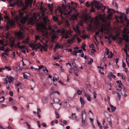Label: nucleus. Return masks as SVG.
Wrapping results in <instances>:
<instances>
[{
  "label": "nucleus",
  "mask_w": 129,
  "mask_h": 129,
  "mask_svg": "<svg viewBox=\"0 0 129 129\" xmlns=\"http://www.w3.org/2000/svg\"><path fill=\"white\" fill-rule=\"evenodd\" d=\"M106 15L105 14L103 15H100L96 17L94 19H91V17L86 12L84 13L83 16L82 21H80L76 27H73V28L74 31L76 32L78 35H79L81 33V31L79 29V26L83 25V22L87 23L88 21L90 20V24L89 25L88 29L90 31L92 29V27L95 25L96 27L99 26V21L101 20L103 22L106 21Z\"/></svg>",
  "instance_id": "f257e3e1"
},
{
  "label": "nucleus",
  "mask_w": 129,
  "mask_h": 129,
  "mask_svg": "<svg viewBox=\"0 0 129 129\" xmlns=\"http://www.w3.org/2000/svg\"><path fill=\"white\" fill-rule=\"evenodd\" d=\"M42 15L43 17V19L45 23H40L37 26V29L38 31H40L42 33L43 35L46 37H47L49 35L51 36L53 39H54L57 37L56 34L53 28L55 29H57L56 25H53L49 26L48 29H47L46 26V20L47 18V16H45V12H42Z\"/></svg>",
  "instance_id": "f03ea898"
},
{
  "label": "nucleus",
  "mask_w": 129,
  "mask_h": 129,
  "mask_svg": "<svg viewBox=\"0 0 129 129\" xmlns=\"http://www.w3.org/2000/svg\"><path fill=\"white\" fill-rule=\"evenodd\" d=\"M91 5L92 7L90 11L91 12L94 11L95 8H93V6H95L98 10L101 9L103 11H104L105 10H107L108 14L107 18L109 20L111 19L112 15L114 12V10L113 9L109 8L108 6L105 7L102 4H100L99 2L96 1L95 0H93L91 3Z\"/></svg>",
  "instance_id": "7ed1b4c3"
},
{
  "label": "nucleus",
  "mask_w": 129,
  "mask_h": 129,
  "mask_svg": "<svg viewBox=\"0 0 129 129\" xmlns=\"http://www.w3.org/2000/svg\"><path fill=\"white\" fill-rule=\"evenodd\" d=\"M10 33L7 32L6 35V38L8 39L7 40H0V44L3 46L0 48V50L3 51L5 49H4V47L6 46L7 45V42L9 41L10 43V45L11 47H13L14 44V38L13 37H10Z\"/></svg>",
  "instance_id": "20e7f679"
},
{
  "label": "nucleus",
  "mask_w": 129,
  "mask_h": 129,
  "mask_svg": "<svg viewBox=\"0 0 129 129\" xmlns=\"http://www.w3.org/2000/svg\"><path fill=\"white\" fill-rule=\"evenodd\" d=\"M30 47L33 49V50L36 49V50L40 48V50L41 52H42L43 51H46L48 46L46 44L44 45H42L40 43L37 44L36 43H32L30 45Z\"/></svg>",
  "instance_id": "39448f33"
},
{
  "label": "nucleus",
  "mask_w": 129,
  "mask_h": 129,
  "mask_svg": "<svg viewBox=\"0 0 129 129\" xmlns=\"http://www.w3.org/2000/svg\"><path fill=\"white\" fill-rule=\"evenodd\" d=\"M19 12L18 15L16 17V20H17L19 19L21 22L24 24L25 23L28 19V17L27 15H26L25 17H23V15L24 13L23 12H21L19 10L18 11Z\"/></svg>",
  "instance_id": "423d86ee"
},
{
  "label": "nucleus",
  "mask_w": 129,
  "mask_h": 129,
  "mask_svg": "<svg viewBox=\"0 0 129 129\" xmlns=\"http://www.w3.org/2000/svg\"><path fill=\"white\" fill-rule=\"evenodd\" d=\"M72 32V31L71 29H69L68 31L67 30H65L63 28L61 29H59L57 30V32L58 33H61L63 37L66 39H68L69 37V33L70 35Z\"/></svg>",
  "instance_id": "0eeeda50"
},
{
  "label": "nucleus",
  "mask_w": 129,
  "mask_h": 129,
  "mask_svg": "<svg viewBox=\"0 0 129 129\" xmlns=\"http://www.w3.org/2000/svg\"><path fill=\"white\" fill-rule=\"evenodd\" d=\"M66 8V6H63L62 8H63V11L62 10H61V9H59V11L61 13V17L62 18V15L63 14L64 15H70V13L71 12H72V10L70 9V6H69L68 9L67 11H66V10L65 8Z\"/></svg>",
  "instance_id": "6e6552de"
},
{
  "label": "nucleus",
  "mask_w": 129,
  "mask_h": 129,
  "mask_svg": "<svg viewBox=\"0 0 129 129\" xmlns=\"http://www.w3.org/2000/svg\"><path fill=\"white\" fill-rule=\"evenodd\" d=\"M87 115L86 111L84 110L82 111L81 115V123L82 126H85L86 124V119Z\"/></svg>",
  "instance_id": "1a4fd4ad"
},
{
  "label": "nucleus",
  "mask_w": 129,
  "mask_h": 129,
  "mask_svg": "<svg viewBox=\"0 0 129 129\" xmlns=\"http://www.w3.org/2000/svg\"><path fill=\"white\" fill-rule=\"evenodd\" d=\"M123 34H122V36L124 40L126 42H129L128 37L126 34L129 33V30L126 28H124L123 31Z\"/></svg>",
  "instance_id": "9d476101"
},
{
  "label": "nucleus",
  "mask_w": 129,
  "mask_h": 129,
  "mask_svg": "<svg viewBox=\"0 0 129 129\" xmlns=\"http://www.w3.org/2000/svg\"><path fill=\"white\" fill-rule=\"evenodd\" d=\"M4 18L6 20L5 21L7 22V24L8 26H12L14 25V22L12 20H9V19L8 16H5Z\"/></svg>",
  "instance_id": "9b49d317"
},
{
  "label": "nucleus",
  "mask_w": 129,
  "mask_h": 129,
  "mask_svg": "<svg viewBox=\"0 0 129 129\" xmlns=\"http://www.w3.org/2000/svg\"><path fill=\"white\" fill-rule=\"evenodd\" d=\"M119 19L121 20V22L122 23H123V20H125L127 22V26H129V19L128 20L127 19L126 15L125 14L121 15L119 17Z\"/></svg>",
  "instance_id": "f8f14e48"
},
{
  "label": "nucleus",
  "mask_w": 129,
  "mask_h": 129,
  "mask_svg": "<svg viewBox=\"0 0 129 129\" xmlns=\"http://www.w3.org/2000/svg\"><path fill=\"white\" fill-rule=\"evenodd\" d=\"M112 37V39L114 40L116 39L118 40L119 42V43H121L122 41V40L123 39V38H121L119 37V36L118 35H116L114 36H111V37L109 36V37H105V38L107 39H109V38L110 37Z\"/></svg>",
  "instance_id": "ddd939ff"
},
{
  "label": "nucleus",
  "mask_w": 129,
  "mask_h": 129,
  "mask_svg": "<svg viewBox=\"0 0 129 129\" xmlns=\"http://www.w3.org/2000/svg\"><path fill=\"white\" fill-rule=\"evenodd\" d=\"M109 24H106L103 25L101 29V31L102 33H103L104 31L106 30L108 31L109 30Z\"/></svg>",
  "instance_id": "4468645a"
},
{
  "label": "nucleus",
  "mask_w": 129,
  "mask_h": 129,
  "mask_svg": "<svg viewBox=\"0 0 129 129\" xmlns=\"http://www.w3.org/2000/svg\"><path fill=\"white\" fill-rule=\"evenodd\" d=\"M32 1L33 0H26L25 3L26 4V6L23 7V9L25 10L29 6V5L31 3H32L33 2Z\"/></svg>",
  "instance_id": "2eb2a0df"
},
{
  "label": "nucleus",
  "mask_w": 129,
  "mask_h": 129,
  "mask_svg": "<svg viewBox=\"0 0 129 129\" xmlns=\"http://www.w3.org/2000/svg\"><path fill=\"white\" fill-rule=\"evenodd\" d=\"M15 35L17 36L19 39H21L22 38V32L19 31L18 32H16L15 33Z\"/></svg>",
  "instance_id": "dca6fc26"
},
{
  "label": "nucleus",
  "mask_w": 129,
  "mask_h": 129,
  "mask_svg": "<svg viewBox=\"0 0 129 129\" xmlns=\"http://www.w3.org/2000/svg\"><path fill=\"white\" fill-rule=\"evenodd\" d=\"M17 5L19 7H22L24 6L23 3L21 0H17L16 2Z\"/></svg>",
  "instance_id": "f3484780"
},
{
  "label": "nucleus",
  "mask_w": 129,
  "mask_h": 129,
  "mask_svg": "<svg viewBox=\"0 0 129 129\" xmlns=\"http://www.w3.org/2000/svg\"><path fill=\"white\" fill-rule=\"evenodd\" d=\"M36 19L35 18L33 19V18L31 17L29 19L28 22V24L30 23L31 24H33L35 22V21Z\"/></svg>",
  "instance_id": "a211bd4d"
},
{
  "label": "nucleus",
  "mask_w": 129,
  "mask_h": 129,
  "mask_svg": "<svg viewBox=\"0 0 129 129\" xmlns=\"http://www.w3.org/2000/svg\"><path fill=\"white\" fill-rule=\"evenodd\" d=\"M8 82L10 84H11V83H12L14 80V78L12 77L11 76L8 77Z\"/></svg>",
  "instance_id": "6ab92c4d"
},
{
  "label": "nucleus",
  "mask_w": 129,
  "mask_h": 129,
  "mask_svg": "<svg viewBox=\"0 0 129 129\" xmlns=\"http://www.w3.org/2000/svg\"><path fill=\"white\" fill-rule=\"evenodd\" d=\"M76 35L75 34L73 36V38L71 39H68L67 40V42L68 43L70 44L71 42H72L74 39H76Z\"/></svg>",
  "instance_id": "aec40b11"
},
{
  "label": "nucleus",
  "mask_w": 129,
  "mask_h": 129,
  "mask_svg": "<svg viewBox=\"0 0 129 129\" xmlns=\"http://www.w3.org/2000/svg\"><path fill=\"white\" fill-rule=\"evenodd\" d=\"M116 93L117 95V96L119 98V100H120L121 99V94H122L121 91V90L120 89L118 91H117L116 92Z\"/></svg>",
  "instance_id": "412c9836"
},
{
  "label": "nucleus",
  "mask_w": 129,
  "mask_h": 129,
  "mask_svg": "<svg viewBox=\"0 0 129 129\" xmlns=\"http://www.w3.org/2000/svg\"><path fill=\"white\" fill-rule=\"evenodd\" d=\"M80 101L82 105V107L83 106L85 103V102L82 97H80Z\"/></svg>",
  "instance_id": "4be33fe9"
},
{
  "label": "nucleus",
  "mask_w": 129,
  "mask_h": 129,
  "mask_svg": "<svg viewBox=\"0 0 129 129\" xmlns=\"http://www.w3.org/2000/svg\"><path fill=\"white\" fill-rule=\"evenodd\" d=\"M109 105L111 108L112 112H114L116 109V107H115L111 105V104H109Z\"/></svg>",
  "instance_id": "5701e85b"
},
{
  "label": "nucleus",
  "mask_w": 129,
  "mask_h": 129,
  "mask_svg": "<svg viewBox=\"0 0 129 129\" xmlns=\"http://www.w3.org/2000/svg\"><path fill=\"white\" fill-rule=\"evenodd\" d=\"M89 47L90 48H92L91 50L92 51H91V52L92 54L95 51V50L93 48H94L93 45L92 44H91L89 46Z\"/></svg>",
  "instance_id": "b1692460"
},
{
  "label": "nucleus",
  "mask_w": 129,
  "mask_h": 129,
  "mask_svg": "<svg viewBox=\"0 0 129 129\" xmlns=\"http://www.w3.org/2000/svg\"><path fill=\"white\" fill-rule=\"evenodd\" d=\"M77 16H78L77 14H74L72 15V16L71 17L72 19L73 20L76 19Z\"/></svg>",
  "instance_id": "393cba45"
},
{
  "label": "nucleus",
  "mask_w": 129,
  "mask_h": 129,
  "mask_svg": "<svg viewBox=\"0 0 129 129\" xmlns=\"http://www.w3.org/2000/svg\"><path fill=\"white\" fill-rule=\"evenodd\" d=\"M113 54L111 51H110L109 54L108 56V58H112L113 56Z\"/></svg>",
  "instance_id": "a878e982"
},
{
  "label": "nucleus",
  "mask_w": 129,
  "mask_h": 129,
  "mask_svg": "<svg viewBox=\"0 0 129 129\" xmlns=\"http://www.w3.org/2000/svg\"><path fill=\"white\" fill-rule=\"evenodd\" d=\"M74 68H75L74 69V74L76 76H78V75L76 72V71L78 69L75 66H74Z\"/></svg>",
  "instance_id": "bb28decb"
},
{
  "label": "nucleus",
  "mask_w": 129,
  "mask_h": 129,
  "mask_svg": "<svg viewBox=\"0 0 129 129\" xmlns=\"http://www.w3.org/2000/svg\"><path fill=\"white\" fill-rule=\"evenodd\" d=\"M43 70L46 74H48V70L47 69L46 67H44L43 69Z\"/></svg>",
  "instance_id": "cd10ccee"
},
{
  "label": "nucleus",
  "mask_w": 129,
  "mask_h": 129,
  "mask_svg": "<svg viewBox=\"0 0 129 129\" xmlns=\"http://www.w3.org/2000/svg\"><path fill=\"white\" fill-rule=\"evenodd\" d=\"M107 121L108 122L109 124L110 125V126L112 127V121L111 120V119L110 118H109L107 120Z\"/></svg>",
  "instance_id": "c85d7f7f"
},
{
  "label": "nucleus",
  "mask_w": 129,
  "mask_h": 129,
  "mask_svg": "<svg viewBox=\"0 0 129 129\" xmlns=\"http://www.w3.org/2000/svg\"><path fill=\"white\" fill-rule=\"evenodd\" d=\"M40 9L41 12H45L46 10V8H43L42 6L40 7Z\"/></svg>",
  "instance_id": "c756f323"
},
{
  "label": "nucleus",
  "mask_w": 129,
  "mask_h": 129,
  "mask_svg": "<svg viewBox=\"0 0 129 129\" xmlns=\"http://www.w3.org/2000/svg\"><path fill=\"white\" fill-rule=\"evenodd\" d=\"M97 124H98V126L101 129H102V126L101 123L98 120H97Z\"/></svg>",
  "instance_id": "7c9ffc66"
},
{
  "label": "nucleus",
  "mask_w": 129,
  "mask_h": 129,
  "mask_svg": "<svg viewBox=\"0 0 129 129\" xmlns=\"http://www.w3.org/2000/svg\"><path fill=\"white\" fill-rule=\"evenodd\" d=\"M72 117L73 119H76L77 118V116L75 113H72Z\"/></svg>",
  "instance_id": "2f4dec72"
},
{
  "label": "nucleus",
  "mask_w": 129,
  "mask_h": 129,
  "mask_svg": "<svg viewBox=\"0 0 129 129\" xmlns=\"http://www.w3.org/2000/svg\"><path fill=\"white\" fill-rule=\"evenodd\" d=\"M109 74L110 76H111V77H112L113 78H116V76L114 75L112 73V72H110Z\"/></svg>",
  "instance_id": "473e14b6"
},
{
  "label": "nucleus",
  "mask_w": 129,
  "mask_h": 129,
  "mask_svg": "<svg viewBox=\"0 0 129 129\" xmlns=\"http://www.w3.org/2000/svg\"><path fill=\"white\" fill-rule=\"evenodd\" d=\"M71 54L77 56V50L74 51Z\"/></svg>",
  "instance_id": "72a5a7b5"
},
{
  "label": "nucleus",
  "mask_w": 129,
  "mask_h": 129,
  "mask_svg": "<svg viewBox=\"0 0 129 129\" xmlns=\"http://www.w3.org/2000/svg\"><path fill=\"white\" fill-rule=\"evenodd\" d=\"M48 6L49 7L50 10V11H53V5L52 4H51L50 5H48Z\"/></svg>",
  "instance_id": "f704fd0d"
},
{
  "label": "nucleus",
  "mask_w": 129,
  "mask_h": 129,
  "mask_svg": "<svg viewBox=\"0 0 129 129\" xmlns=\"http://www.w3.org/2000/svg\"><path fill=\"white\" fill-rule=\"evenodd\" d=\"M90 60L88 62V63L89 64H91L93 61V59L91 58L89 59Z\"/></svg>",
  "instance_id": "c9c22d12"
},
{
  "label": "nucleus",
  "mask_w": 129,
  "mask_h": 129,
  "mask_svg": "<svg viewBox=\"0 0 129 129\" xmlns=\"http://www.w3.org/2000/svg\"><path fill=\"white\" fill-rule=\"evenodd\" d=\"M5 99V97L4 96H2L0 98V102H2L4 101Z\"/></svg>",
  "instance_id": "e433bc0d"
},
{
  "label": "nucleus",
  "mask_w": 129,
  "mask_h": 129,
  "mask_svg": "<svg viewBox=\"0 0 129 129\" xmlns=\"http://www.w3.org/2000/svg\"><path fill=\"white\" fill-rule=\"evenodd\" d=\"M29 40V38L28 37H27L26 38V39L25 40V41H23L22 43H27L28 41Z\"/></svg>",
  "instance_id": "4c0bfd02"
},
{
  "label": "nucleus",
  "mask_w": 129,
  "mask_h": 129,
  "mask_svg": "<svg viewBox=\"0 0 129 129\" xmlns=\"http://www.w3.org/2000/svg\"><path fill=\"white\" fill-rule=\"evenodd\" d=\"M5 55H6L7 56L8 55V54L7 53H5V52H3V53L2 54V57H5Z\"/></svg>",
  "instance_id": "58836bf2"
},
{
  "label": "nucleus",
  "mask_w": 129,
  "mask_h": 129,
  "mask_svg": "<svg viewBox=\"0 0 129 129\" xmlns=\"http://www.w3.org/2000/svg\"><path fill=\"white\" fill-rule=\"evenodd\" d=\"M21 83H18L16 84V83L15 84V86H16L18 88H19L20 87L21 85Z\"/></svg>",
  "instance_id": "ea45409f"
},
{
  "label": "nucleus",
  "mask_w": 129,
  "mask_h": 129,
  "mask_svg": "<svg viewBox=\"0 0 129 129\" xmlns=\"http://www.w3.org/2000/svg\"><path fill=\"white\" fill-rule=\"evenodd\" d=\"M59 78H57L56 77L54 76L53 78V81L54 82L55 81H57L58 80Z\"/></svg>",
  "instance_id": "a19ab883"
},
{
  "label": "nucleus",
  "mask_w": 129,
  "mask_h": 129,
  "mask_svg": "<svg viewBox=\"0 0 129 129\" xmlns=\"http://www.w3.org/2000/svg\"><path fill=\"white\" fill-rule=\"evenodd\" d=\"M105 50L106 51L105 54H106V55H109V51L108 49L106 48Z\"/></svg>",
  "instance_id": "79ce46f5"
},
{
  "label": "nucleus",
  "mask_w": 129,
  "mask_h": 129,
  "mask_svg": "<svg viewBox=\"0 0 129 129\" xmlns=\"http://www.w3.org/2000/svg\"><path fill=\"white\" fill-rule=\"evenodd\" d=\"M121 79L123 80H125L126 78V76L125 75H122V76H121Z\"/></svg>",
  "instance_id": "37998d69"
},
{
  "label": "nucleus",
  "mask_w": 129,
  "mask_h": 129,
  "mask_svg": "<svg viewBox=\"0 0 129 129\" xmlns=\"http://www.w3.org/2000/svg\"><path fill=\"white\" fill-rule=\"evenodd\" d=\"M53 18L54 21H57L58 20L57 17L55 16H53Z\"/></svg>",
  "instance_id": "c03bdc74"
},
{
  "label": "nucleus",
  "mask_w": 129,
  "mask_h": 129,
  "mask_svg": "<svg viewBox=\"0 0 129 129\" xmlns=\"http://www.w3.org/2000/svg\"><path fill=\"white\" fill-rule=\"evenodd\" d=\"M4 68L5 69H6L8 71H9L11 70V68L5 66Z\"/></svg>",
  "instance_id": "a18cd8bd"
},
{
  "label": "nucleus",
  "mask_w": 129,
  "mask_h": 129,
  "mask_svg": "<svg viewBox=\"0 0 129 129\" xmlns=\"http://www.w3.org/2000/svg\"><path fill=\"white\" fill-rule=\"evenodd\" d=\"M89 37V36L87 35H83L82 36V38L84 39H85Z\"/></svg>",
  "instance_id": "49530a36"
},
{
  "label": "nucleus",
  "mask_w": 129,
  "mask_h": 129,
  "mask_svg": "<svg viewBox=\"0 0 129 129\" xmlns=\"http://www.w3.org/2000/svg\"><path fill=\"white\" fill-rule=\"evenodd\" d=\"M93 94L94 96V99H95L96 98V95H97V93L95 91H94L93 92Z\"/></svg>",
  "instance_id": "de8ad7c7"
},
{
  "label": "nucleus",
  "mask_w": 129,
  "mask_h": 129,
  "mask_svg": "<svg viewBox=\"0 0 129 129\" xmlns=\"http://www.w3.org/2000/svg\"><path fill=\"white\" fill-rule=\"evenodd\" d=\"M19 48H21V49H26V47L24 46H21Z\"/></svg>",
  "instance_id": "09e8293b"
},
{
  "label": "nucleus",
  "mask_w": 129,
  "mask_h": 129,
  "mask_svg": "<svg viewBox=\"0 0 129 129\" xmlns=\"http://www.w3.org/2000/svg\"><path fill=\"white\" fill-rule=\"evenodd\" d=\"M118 86L121 89H122L123 87V85H122V83H120Z\"/></svg>",
  "instance_id": "8fccbe9b"
},
{
  "label": "nucleus",
  "mask_w": 129,
  "mask_h": 129,
  "mask_svg": "<svg viewBox=\"0 0 129 129\" xmlns=\"http://www.w3.org/2000/svg\"><path fill=\"white\" fill-rule=\"evenodd\" d=\"M82 91H81L80 90H78L77 91V93L79 95H81V93Z\"/></svg>",
  "instance_id": "3c124183"
},
{
  "label": "nucleus",
  "mask_w": 129,
  "mask_h": 129,
  "mask_svg": "<svg viewBox=\"0 0 129 129\" xmlns=\"http://www.w3.org/2000/svg\"><path fill=\"white\" fill-rule=\"evenodd\" d=\"M35 38L36 40L37 41L38 40H40V37L38 36H35Z\"/></svg>",
  "instance_id": "603ef678"
},
{
  "label": "nucleus",
  "mask_w": 129,
  "mask_h": 129,
  "mask_svg": "<svg viewBox=\"0 0 129 129\" xmlns=\"http://www.w3.org/2000/svg\"><path fill=\"white\" fill-rule=\"evenodd\" d=\"M4 80L5 81L4 82V84H6L7 86V84H8V80L6 78Z\"/></svg>",
  "instance_id": "864d4df0"
},
{
  "label": "nucleus",
  "mask_w": 129,
  "mask_h": 129,
  "mask_svg": "<svg viewBox=\"0 0 129 129\" xmlns=\"http://www.w3.org/2000/svg\"><path fill=\"white\" fill-rule=\"evenodd\" d=\"M77 35H76V39H77V40L78 42L79 43L81 42V40L78 37H77Z\"/></svg>",
  "instance_id": "5fc2aeb1"
},
{
  "label": "nucleus",
  "mask_w": 129,
  "mask_h": 129,
  "mask_svg": "<svg viewBox=\"0 0 129 129\" xmlns=\"http://www.w3.org/2000/svg\"><path fill=\"white\" fill-rule=\"evenodd\" d=\"M41 112V110L39 108H37V114H40Z\"/></svg>",
  "instance_id": "6e6d98bb"
},
{
  "label": "nucleus",
  "mask_w": 129,
  "mask_h": 129,
  "mask_svg": "<svg viewBox=\"0 0 129 129\" xmlns=\"http://www.w3.org/2000/svg\"><path fill=\"white\" fill-rule=\"evenodd\" d=\"M44 68V67L43 66V65H42V66H39L38 68V69H36L37 70H40V69L42 68Z\"/></svg>",
  "instance_id": "4d7b16f0"
},
{
  "label": "nucleus",
  "mask_w": 129,
  "mask_h": 129,
  "mask_svg": "<svg viewBox=\"0 0 129 129\" xmlns=\"http://www.w3.org/2000/svg\"><path fill=\"white\" fill-rule=\"evenodd\" d=\"M56 114V118H59V116L58 114L57 113V112H55Z\"/></svg>",
  "instance_id": "13d9d810"
},
{
  "label": "nucleus",
  "mask_w": 129,
  "mask_h": 129,
  "mask_svg": "<svg viewBox=\"0 0 129 129\" xmlns=\"http://www.w3.org/2000/svg\"><path fill=\"white\" fill-rule=\"evenodd\" d=\"M86 5L87 7H89L90 6V5L89 4L88 2H87L86 3Z\"/></svg>",
  "instance_id": "bf43d9fd"
},
{
  "label": "nucleus",
  "mask_w": 129,
  "mask_h": 129,
  "mask_svg": "<svg viewBox=\"0 0 129 129\" xmlns=\"http://www.w3.org/2000/svg\"><path fill=\"white\" fill-rule=\"evenodd\" d=\"M23 77L24 79H27L28 77V76L26 74H24L23 75Z\"/></svg>",
  "instance_id": "052dcab7"
},
{
  "label": "nucleus",
  "mask_w": 129,
  "mask_h": 129,
  "mask_svg": "<svg viewBox=\"0 0 129 129\" xmlns=\"http://www.w3.org/2000/svg\"><path fill=\"white\" fill-rule=\"evenodd\" d=\"M126 65L124 62H123L122 67L123 68H124L126 67Z\"/></svg>",
  "instance_id": "680f3d73"
},
{
  "label": "nucleus",
  "mask_w": 129,
  "mask_h": 129,
  "mask_svg": "<svg viewBox=\"0 0 129 129\" xmlns=\"http://www.w3.org/2000/svg\"><path fill=\"white\" fill-rule=\"evenodd\" d=\"M10 50V49H9L8 48H7V49H5V50H4V51L6 52H9Z\"/></svg>",
  "instance_id": "e2e57ef3"
},
{
  "label": "nucleus",
  "mask_w": 129,
  "mask_h": 129,
  "mask_svg": "<svg viewBox=\"0 0 129 129\" xmlns=\"http://www.w3.org/2000/svg\"><path fill=\"white\" fill-rule=\"evenodd\" d=\"M9 93L11 96H13V93L12 91H10L9 92Z\"/></svg>",
  "instance_id": "0e129e2a"
},
{
  "label": "nucleus",
  "mask_w": 129,
  "mask_h": 129,
  "mask_svg": "<svg viewBox=\"0 0 129 129\" xmlns=\"http://www.w3.org/2000/svg\"><path fill=\"white\" fill-rule=\"evenodd\" d=\"M77 53H81L82 52V50H77Z\"/></svg>",
  "instance_id": "69168bd1"
},
{
  "label": "nucleus",
  "mask_w": 129,
  "mask_h": 129,
  "mask_svg": "<svg viewBox=\"0 0 129 129\" xmlns=\"http://www.w3.org/2000/svg\"><path fill=\"white\" fill-rule=\"evenodd\" d=\"M42 126L44 127H46L47 126V124H46L45 123H43L42 124Z\"/></svg>",
  "instance_id": "338daca9"
},
{
  "label": "nucleus",
  "mask_w": 129,
  "mask_h": 129,
  "mask_svg": "<svg viewBox=\"0 0 129 129\" xmlns=\"http://www.w3.org/2000/svg\"><path fill=\"white\" fill-rule=\"evenodd\" d=\"M84 95L85 97H86L87 96H88L90 95L88 93H85L84 94Z\"/></svg>",
  "instance_id": "774afa93"
}]
</instances>
